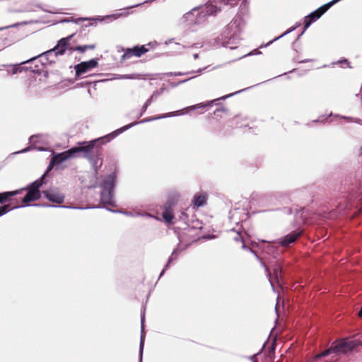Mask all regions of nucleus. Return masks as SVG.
<instances>
[{
    "mask_svg": "<svg viewBox=\"0 0 362 362\" xmlns=\"http://www.w3.org/2000/svg\"><path fill=\"white\" fill-rule=\"evenodd\" d=\"M134 124H129L119 129H117L111 134L90 141L83 142L81 144L82 145L81 146L74 147L62 153H53L47 170H49L53 166L59 167L63 162L77 157L78 153H82L83 157L88 158L90 156H91L90 153L92 152L94 147H98L110 142L112 139L115 138L123 132L132 127Z\"/></svg>",
    "mask_w": 362,
    "mask_h": 362,
    "instance_id": "f257e3e1",
    "label": "nucleus"
},
{
    "mask_svg": "<svg viewBox=\"0 0 362 362\" xmlns=\"http://www.w3.org/2000/svg\"><path fill=\"white\" fill-rule=\"evenodd\" d=\"M244 25L245 22L243 19L240 16H235L224 30L222 37V45L230 49L237 48V45L240 40V33Z\"/></svg>",
    "mask_w": 362,
    "mask_h": 362,
    "instance_id": "f03ea898",
    "label": "nucleus"
},
{
    "mask_svg": "<svg viewBox=\"0 0 362 362\" xmlns=\"http://www.w3.org/2000/svg\"><path fill=\"white\" fill-rule=\"evenodd\" d=\"M225 0H209L204 6L199 8H194L186 13L188 20L198 24L204 21L206 16L215 15L219 12Z\"/></svg>",
    "mask_w": 362,
    "mask_h": 362,
    "instance_id": "7ed1b4c3",
    "label": "nucleus"
},
{
    "mask_svg": "<svg viewBox=\"0 0 362 362\" xmlns=\"http://www.w3.org/2000/svg\"><path fill=\"white\" fill-rule=\"evenodd\" d=\"M116 182V175L112 173L103 178L100 187L102 188L100 193V200L104 204L115 206L113 189Z\"/></svg>",
    "mask_w": 362,
    "mask_h": 362,
    "instance_id": "20e7f679",
    "label": "nucleus"
},
{
    "mask_svg": "<svg viewBox=\"0 0 362 362\" xmlns=\"http://www.w3.org/2000/svg\"><path fill=\"white\" fill-rule=\"evenodd\" d=\"M359 345L358 341L353 340H341L335 345L332 346L329 349L324 351L320 354L315 356L317 359L320 357L326 356L330 354L339 355L340 354H346Z\"/></svg>",
    "mask_w": 362,
    "mask_h": 362,
    "instance_id": "39448f33",
    "label": "nucleus"
},
{
    "mask_svg": "<svg viewBox=\"0 0 362 362\" xmlns=\"http://www.w3.org/2000/svg\"><path fill=\"white\" fill-rule=\"evenodd\" d=\"M45 175L40 179L37 180L26 187L28 193L22 199L23 203L26 206H28V203L33 201H36L40 198V187L43 184V178Z\"/></svg>",
    "mask_w": 362,
    "mask_h": 362,
    "instance_id": "423d86ee",
    "label": "nucleus"
},
{
    "mask_svg": "<svg viewBox=\"0 0 362 362\" xmlns=\"http://www.w3.org/2000/svg\"><path fill=\"white\" fill-rule=\"evenodd\" d=\"M98 66V60L97 59H91L90 60L82 62L74 66L76 71V77L83 78V75L90 71Z\"/></svg>",
    "mask_w": 362,
    "mask_h": 362,
    "instance_id": "0eeeda50",
    "label": "nucleus"
},
{
    "mask_svg": "<svg viewBox=\"0 0 362 362\" xmlns=\"http://www.w3.org/2000/svg\"><path fill=\"white\" fill-rule=\"evenodd\" d=\"M150 45L151 44L135 46L133 48L124 49V54L122 56V59L124 61L131 59L132 57H140L148 51V46H150Z\"/></svg>",
    "mask_w": 362,
    "mask_h": 362,
    "instance_id": "6e6552de",
    "label": "nucleus"
},
{
    "mask_svg": "<svg viewBox=\"0 0 362 362\" xmlns=\"http://www.w3.org/2000/svg\"><path fill=\"white\" fill-rule=\"evenodd\" d=\"M330 7L331 6H329V4H327L322 6L320 7L315 11L312 12L308 16H307L304 20V30H303L302 34L305 32V30H307L309 28V26L313 22H315V21L319 19L320 18V16L323 13H325Z\"/></svg>",
    "mask_w": 362,
    "mask_h": 362,
    "instance_id": "1a4fd4ad",
    "label": "nucleus"
},
{
    "mask_svg": "<svg viewBox=\"0 0 362 362\" xmlns=\"http://www.w3.org/2000/svg\"><path fill=\"white\" fill-rule=\"evenodd\" d=\"M72 37L73 35L66 37L62 38L58 41L57 45L54 48L47 51L46 54L47 55H54L55 57L63 55L66 49L68 48L69 45V42Z\"/></svg>",
    "mask_w": 362,
    "mask_h": 362,
    "instance_id": "9d476101",
    "label": "nucleus"
},
{
    "mask_svg": "<svg viewBox=\"0 0 362 362\" xmlns=\"http://www.w3.org/2000/svg\"><path fill=\"white\" fill-rule=\"evenodd\" d=\"M43 194L45 197L52 202L56 204H62L64 202V195L57 190L50 189L45 191Z\"/></svg>",
    "mask_w": 362,
    "mask_h": 362,
    "instance_id": "9b49d317",
    "label": "nucleus"
},
{
    "mask_svg": "<svg viewBox=\"0 0 362 362\" xmlns=\"http://www.w3.org/2000/svg\"><path fill=\"white\" fill-rule=\"evenodd\" d=\"M185 110V109L181 110H177V111H174V112H168V113L163 114V115H159V116H156V117H152L146 118V119H144L143 120H141V121H140L139 122H134L133 124H134L133 126H134V125H136V124H139V123L148 122H151V121H154V120H157V119H163V118L171 117H175V116H179V115L185 114V112H184Z\"/></svg>",
    "mask_w": 362,
    "mask_h": 362,
    "instance_id": "f8f14e48",
    "label": "nucleus"
},
{
    "mask_svg": "<svg viewBox=\"0 0 362 362\" xmlns=\"http://www.w3.org/2000/svg\"><path fill=\"white\" fill-rule=\"evenodd\" d=\"M245 89L243 90H238V91H236L235 93H230V94H228L227 95H225V96H223V97H221L220 98H218V99H216V100H211V101H209L207 102L206 103H199V104H197V105H192V106H189L188 107H187L186 109H189V110H197V109H199V108H202V107H205L206 106H209V105H211L214 102L217 101V100H225L228 98H230L235 94H238L242 91H243Z\"/></svg>",
    "mask_w": 362,
    "mask_h": 362,
    "instance_id": "ddd939ff",
    "label": "nucleus"
},
{
    "mask_svg": "<svg viewBox=\"0 0 362 362\" xmlns=\"http://www.w3.org/2000/svg\"><path fill=\"white\" fill-rule=\"evenodd\" d=\"M46 53H47V51L39 54L37 57H33L29 60H27L26 62H23V64L28 63L30 61L35 60L37 58H40V59L43 65H47L49 64L54 63L55 59L57 57H55L54 55H47Z\"/></svg>",
    "mask_w": 362,
    "mask_h": 362,
    "instance_id": "4468645a",
    "label": "nucleus"
},
{
    "mask_svg": "<svg viewBox=\"0 0 362 362\" xmlns=\"http://www.w3.org/2000/svg\"><path fill=\"white\" fill-rule=\"evenodd\" d=\"M207 194L206 192L197 193L194 196L192 204L196 207H201L206 204Z\"/></svg>",
    "mask_w": 362,
    "mask_h": 362,
    "instance_id": "2eb2a0df",
    "label": "nucleus"
},
{
    "mask_svg": "<svg viewBox=\"0 0 362 362\" xmlns=\"http://www.w3.org/2000/svg\"><path fill=\"white\" fill-rule=\"evenodd\" d=\"M300 234H301V232H296V231L292 232L290 234L285 236L280 241V244L282 246H285V247L288 246L290 244L294 243L296 240V239L300 235Z\"/></svg>",
    "mask_w": 362,
    "mask_h": 362,
    "instance_id": "dca6fc26",
    "label": "nucleus"
},
{
    "mask_svg": "<svg viewBox=\"0 0 362 362\" xmlns=\"http://www.w3.org/2000/svg\"><path fill=\"white\" fill-rule=\"evenodd\" d=\"M88 159L95 172L102 166L103 161L100 153L98 152L95 155H91Z\"/></svg>",
    "mask_w": 362,
    "mask_h": 362,
    "instance_id": "f3484780",
    "label": "nucleus"
},
{
    "mask_svg": "<svg viewBox=\"0 0 362 362\" xmlns=\"http://www.w3.org/2000/svg\"><path fill=\"white\" fill-rule=\"evenodd\" d=\"M24 188L17 189L11 192H6L3 193H0V204H3L7 201H8L12 197L18 195L21 193Z\"/></svg>",
    "mask_w": 362,
    "mask_h": 362,
    "instance_id": "a211bd4d",
    "label": "nucleus"
},
{
    "mask_svg": "<svg viewBox=\"0 0 362 362\" xmlns=\"http://www.w3.org/2000/svg\"><path fill=\"white\" fill-rule=\"evenodd\" d=\"M162 216L165 223H171L174 218L172 209L170 206H165Z\"/></svg>",
    "mask_w": 362,
    "mask_h": 362,
    "instance_id": "6ab92c4d",
    "label": "nucleus"
},
{
    "mask_svg": "<svg viewBox=\"0 0 362 362\" xmlns=\"http://www.w3.org/2000/svg\"><path fill=\"white\" fill-rule=\"evenodd\" d=\"M276 199L272 194H266L262 197L260 202L263 206H270L275 204Z\"/></svg>",
    "mask_w": 362,
    "mask_h": 362,
    "instance_id": "aec40b11",
    "label": "nucleus"
},
{
    "mask_svg": "<svg viewBox=\"0 0 362 362\" xmlns=\"http://www.w3.org/2000/svg\"><path fill=\"white\" fill-rule=\"evenodd\" d=\"M141 341L139 345V353H140V362H142V354H143V350H144V316H141Z\"/></svg>",
    "mask_w": 362,
    "mask_h": 362,
    "instance_id": "412c9836",
    "label": "nucleus"
},
{
    "mask_svg": "<svg viewBox=\"0 0 362 362\" xmlns=\"http://www.w3.org/2000/svg\"><path fill=\"white\" fill-rule=\"evenodd\" d=\"M159 95V93L158 91H156L154 92L152 95L151 96V98L149 99H148L146 103L144 104L143 107H142V112L141 113V115H143L144 112H145L148 108V107L151 104V103L153 102V100L156 98L158 95Z\"/></svg>",
    "mask_w": 362,
    "mask_h": 362,
    "instance_id": "4be33fe9",
    "label": "nucleus"
},
{
    "mask_svg": "<svg viewBox=\"0 0 362 362\" xmlns=\"http://www.w3.org/2000/svg\"><path fill=\"white\" fill-rule=\"evenodd\" d=\"M281 268L279 264H276L273 267V277L278 281L281 277Z\"/></svg>",
    "mask_w": 362,
    "mask_h": 362,
    "instance_id": "5701e85b",
    "label": "nucleus"
},
{
    "mask_svg": "<svg viewBox=\"0 0 362 362\" xmlns=\"http://www.w3.org/2000/svg\"><path fill=\"white\" fill-rule=\"evenodd\" d=\"M116 79H139V75L136 74L117 75Z\"/></svg>",
    "mask_w": 362,
    "mask_h": 362,
    "instance_id": "b1692460",
    "label": "nucleus"
},
{
    "mask_svg": "<svg viewBox=\"0 0 362 362\" xmlns=\"http://www.w3.org/2000/svg\"><path fill=\"white\" fill-rule=\"evenodd\" d=\"M22 69H23L21 67H20L18 65H15V66H12L11 68L8 69L6 70V71H7V74L8 75V74H13H13H18L19 72H21Z\"/></svg>",
    "mask_w": 362,
    "mask_h": 362,
    "instance_id": "393cba45",
    "label": "nucleus"
},
{
    "mask_svg": "<svg viewBox=\"0 0 362 362\" xmlns=\"http://www.w3.org/2000/svg\"><path fill=\"white\" fill-rule=\"evenodd\" d=\"M95 47L94 45L78 46L74 49V50L78 51L80 52H84L86 50L90 49H93Z\"/></svg>",
    "mask_w": 362,
    "mask_h": 362,
    "instance_id": "a878e982",
    "label": "nucleus"
},
{
    "mask_svg": "<svg viewBox=\"0 0 362 362\" xmlns=\"http://www.w3.org/2000/svg\"><path fill=\"white\" fill-rule=\"evenodd\" d=\"M255 257H257V259H259L260 260V262H261V265L265 269L266 272H267V275L269 276V281H270V284H271V286H272V288H274V284L271 280V276H272V274L269 271V269L268 268V267L266 266L265 263L264 262H262L259 257H258L257 255L255 254Z\"/></svg>",
    "mask_w": 362,
    "mask_h": 362,
    "instance_id": "bb28decb",
    "label": "nucleus"
},
{
    "mask_svg": "<svg viewBox=\"0 0 362 362\" xmlns=\"http://www.w3.org/2000/svg\"><path fill=\"white\" fill-rule=\"evenodd\" d=\"M23 206H21V207H23ZM19 206H14L12 208V209H17ZM11 209L9 208V205H4L2 206H0V216L6 214L7 212L11 211Z\"/></svg>",
    "mask_w": 362,
    "mask_h": 362,
    "instance_id": "cd10ccee",
    "label": "nucleus"
},
{
    "mask_svg": "<svg viewBox=\"0 0 362 362\" xmlns=\"http://www.w3.org/2000/svg\"><path fill=\"white\" fill-rule=\"evenodd\" d=\"M175 254H176V251H175V250H174V251L173 252V253H172L171 256L170 257L169 260H168V264H166V266H165V269L161 272V273H160V276H161L164 274V272H165V269L168 268V265H169V263H170L171 261H173V260L175 258Z\"/></svg>",
    "mask_w": 362,
    "mask_h": 362,
    "instance_id": "c85d7f7f",
    "label": "nucleus"
},
{
    "mask_svg": "<svg viewBox=\"0 0 362 362\" xmlns=\"http://www.w3.org/2000/svg\"><path fill=\"white\" fill-rule=\"evenodd\" d=\"M122 15V13H115V14H112V15H107L100 20L103 21L105 18H112L113 20H116L118 18H119Z\"/></svg>",
    "mask_w": 362,
    "mask_h": 362,
    "instance_id": "c756f323",
    "label": "nucleus"
},
{
    "mask_svg": "<svg viewBox=\"0 0 362 362\" xmlns=\"http://www.w3.org/2000/svg\"><path fill=\"white\" fill-rule=\"evenodd\" d=\"M238 0H225V2L223 3V5H230L234 6L236 5Z\"/></svg>",
    "mask_w": 362,
    "mask_h": 362,
    "instance_id": "7c9ffc66",
    "label": "nucleus"
},
{
    "mask_svg": "<svg viewBox=\"0 0 362 362\" xmlns=\"http://www.w3.org/2000/svg\"><path fill=\"white\" fill-rule=\"evenodd\" d=\"M294 30H295V28H291L290 29L287 30L285 33H284L282 35H281L280 36L276 37L273 41L276 40L281 38V37L288 34L289 33L292 32Z\"/></svg>",
    "mask_w": 362,
    "mask_h": 362,
    "instance_id": "2f4dec72",
    "label": "nucleus"
},
{
    "mask_svg": "<svg viewBox=\"0 0 362 362\" xmlns=\"http://www.w3.org/2000/svg\"><path fill=\"white\" fill-rule=\"evenodd\" d=\"M234 240L235 241H243V236L240 233V232H237L236 234H235V236H234Z\"/></svg>",
    "mask_w": 362,
    "mask_h": 362,
    "instance_id": "473e14b6",
    "label": "nucleus"
},
{
    "mask_svg": "<svg viewBox=\"0 0 362 362\" xmlns=\"http://www.w3.org/2000/svg\"><path fill=\"white\" fill-rule=\"evenodd\" d=\"M175 46H176V49H177V50H180L185 47V46L180 45L179 43H175Z\"/></svg>",
    "mask_w": 362,
    "mask_h": 362,
    "instance_id": "72a5a7b5",
    "label": "nucleus"
},
{
    "mask_svg": "<svg viewBox=\"0 0 362 362\" xmlns=\"http://www.w3.org/2000/svg\"><path fill=\"white\" fill-rule=\"evenodd\" d=\"M141 216H146V217H151V218H154L156 219H158V218H156L154 216H152L151 214H148V213L142 214Z\"/></svg>",
    "mask_w": 362,
    "mask_h": 362,
    "instance_id": "f704fd0d",
    "label": "nucleus"
},
{
    "mask_svg": "<svg viewBox=\"0 0 362 362\" xmlns=\"http://www.w3.org/2000/svg\"><path fill=\"white\" fill-rule=\"evenodd\" d=\"M344 119H347L349 122H356V119H354V118H347L346 117H342Z\"/></svg>",
    "mask_w": 362,
    "mask_h": 362,
    "instance_id": "c9c22d12",
    "label": "nucleus"
},
{
    "mask_svg": "<svg viewBox=\"0 0 362 362\" xmlns=\"http://www.w3.org/2000/svg\"><path fill=\"white\" fill-rule=\"evenodd\" d=\"M202 47V45H201L200 43H197V44H194L192 47H195V48H201Z\"/></svg>",
    "mask_w": 362,
    "mask_h": 362,
    "instance_id": "e433bc0d",
    "label": "nucleus"
},
{
    "mask_svg": "<svg viewBox=\"0 0 362 362\" xmlns=\"http://www.w3.org/2000/svg\"><path fill=\"white\" fill-rule=\"evenodd\" d=\"M30 150V148H24L20 151H18L16 152V153H25V152H27Z\"/></svg>",
    "mask_w": 362,
    "mask_h": 362,
    "instance_id": "4c0bfd02",
    "label": "nucleus"
},
{
    "mask_svg": "<svg viewBox=\"0 0 362 362\" xmlns=\"http://www.w3.org/2000/svg\"><path fill=\"white\" fill-rule=\"evenodd\" d=\"M37 138V136H32L30 138V142L34 143L35 141V139Z\"/></svg>",
    "mask_w": 362,
    "mask_h": 362,
    "instance_id": "58836bf2",
    "label": "nucleus"
},
{
    "mask_svg": "<svg viewBox=\"0 0 362 362\" xmlns=\"http://www.w3.org/2000/svg\"><path fill=\"white\" fill-rule=\"evenodd\" d=\"M204 69H205V68L204 69H199L198 70L192 71L191 73L201 74L202 72V71L204 70Z\"/></svg>",
    "mask_w": 362,
    "mask_h": 362,
    "instance_id": "ea45409f",
    "label": "nucleus"
},
{
    "mask_svg": "<svg viewBox=\"0 0 362 362\" xmlns=\"http://www.w3.org/2000/svg\"><path fill=\"white\" fill-rule=\"evenodd\" d=\"M339 0H332V1H330L329 4V6H332L333 4H334L335 3H337V1H339Z\"/></svg>",
    "mask_w": 362,
    "mask_h": 362,
    "instance_id": "a19ab883",
    "label": "nucleus"
},
{
    "mask_svg": "<svg viewBox=\"0 0 362 362\" xmlns=\"http://www.w3.org/2000/svg\"><path fill=\"white\" fill-rule=\"evenodd\" d=\"M279 298V297H278V299ZM275 310H276V313L278 314V313H279V300H277V303H276V305L275 307Z\"/></svg>",
    "mask_w": 362,
    "mask_h": 362,
    "instance_id": "79ce46f5",
    "label": "nucleus"
},
{
    "mask_svg": "<svg viewBox=\"0 0 362 362\" xmlns=\"http://www.w3.org/2000/svg\"><path fill=\"white\" fill-rule=\"evenodd\" d=\"M188 73H182V72H177V73H175L174 75L175 76H182V75H185V74H187Z\"/></svg>",
    "mask_w": 362,
    "mask_h": 362,
    "instance_id": "37998d69",
    "label": "nucleus"
},
{
    "mask_svg": "<svg viewBox=\"0 0 362 362\" xmlns=\"http://www.w3.org/2000/svg\"><path fill=\"white\" fill-rule=\"evenodd\" d=\"M124 214H126L127 216H133L134 215V213L133 212H124Z\"/></svg>",
    "mask_w": 362,
    "mask_h": 362,
    "instance_id": "c03bdc74",
    "label": "nucleus"
},
{
    "mask_svg": "<svg viewBox=\"0 0 362 362\" xmlns=\"http://www.w3.org/2000/svg\"><path fill=\"white\" fill-rule=\"evenodd\" d=\"M193 57H194V59H198L199 58V54L198 53H194L193 54Z\"/></svg>",
    "mask_w": 362,
    "mask_h": 362,
    "instance_id": "a18cd8bd",
    "label": "nucleus"
},
{
    "mask_svg": "<svg viewBox=\"0 0 362 362\" xmlns=\"http://www.w3.org/2000/svg\"><path fill=\"white\" fill-rule=\"evenodd\" d=\"M142 214L139 213V212H134V216H141Z\"/></svg>",
    "mask_w": 362,
    "mask_h": 362,
    "instance_id": "49530a36",
    "label": "nucleus"
},
{
    "mask_svg": "<svg viewBox=\"0 0 362 362\" xmlns=\"http://www.w3.org/2000/svg\"><path fill=\"white\" fill-rule=\"evenodd\" d=\"M194 77V76L191 77V78H187V79H185V80H183V81H180V83H182L187 82V81H188L189 80H190V79L193 78Z\"/></svg>",
    "mask_w": 362,
    "mask_h": 362,
    "instance_id": "de8ad7c7",
    "label": "nucleus"
},
{
    "mask_svg": "<svg viewBox=\"0 0 362 362\" xmlns=\"http://www.w3.org/2000/svg\"><path fill=\"white\" fill-rule=\"evenodd\" d=\"M358 316H359L360 317H362V308H361V310H359V312H358Z\"/></svg>",
    "mask_w": 362,
    "mask_h": 362,
    "instance_id": "09e8293b",
    "label": "nucleus"
},
{
    "mask_svg": "<svg viewBox=\"0 0 362 362\" xmlns=\"http://www.w3.org/2000/svg\"><path fill=\"white\" fill-rule=\"evenodd\" d=\"M89 207H86V209H88ZM74 209H84L85 208L82 207H75Z\"/></svg>",
    "mask_w": 362,
    "mask_h": 362,
    "instance_id": "8fccbe9b",
    "label": "nucleus"
},
{
    "mask_svg": "<svg viewBox=\"0 0 362 362\" xmlns=\"http://www.w3.org/2000/svg\"><path fill=\"white\" fill-rule=\"evenodd\" d=\"M59 207H61V208H68L69 206L61 205V206H59Z\"/></svg>",
    "mask_w": 362,
    "mask_h": 362,
    "instance_id": "3c124183",
    "label": "nucleus"
},
{
    "mask_svg": "<svg viewBox=\"0 0 362 362\" xmlns=\"http://www.w3.org/2000/svg\"><path fill=\"white\" fill-rule=\"evenodd\" d=\"M247 54H243L242 56L239 57V58L240 59V58H242V57H245V56H247Z\"/></svg>",
    "mask_w": 362,
    "mask_h": 362,
    "instance_id": "603ef678",
    "label": "nucleus"
},
{
    "mask_svg": "<svg viewBox=\"0 0 362 362\" xmlns=\"http://www.w3.org/2000/svg\"><path fill=\"white\" fill-rule=\"evenodd\" d=\"M141 4H136V5H135V6H132V8H133V7H136V6H139V5H141Z\"/></svg>",
    "mask_w": 362,
    "mask_h": 362,
    "instance_id": "864d4df0",
    "label": "nucleus"
},
{
    "mask_svg": "<svg viewBox=\"0 0 362 362\" xmlns=\"http://www.w3.org/2000/svg\"><path fill=\"white\" fill-rule=\"evenodd\" d=\"M242 247H243V248H245V247H245V243H243Z\"/></svg>",
    "mask_w": 362,
    "mask_h": 362,
    "instance_id": "5fc2aeb1",
    "label": "nucleus"
},
{
    "mask_svg": "<svg viewBox=\"0 0 362 362\" xmlns=\"http://www.w3.org/2000/svg\"><path fill=\"white\" fill-rule=\"evenodd\" d=\"M273 41H270L269 42H268L266 46H267L268 45H270L271 43H272Z\"/></svg>",
    "mask_w": 362,
    "mask_h": 362,
    "instance_id": "6e6d98bb",
    "label": "nucleus"
},
{
    "mask_svg": "<svg viewBox=\"0 0 362 362\" xmlns=\"http://www.w3.org/2000/svg\"><path fill=\"white\" fill-rule=\"evenodd\" d=\"M82 20L83 21H87V20H89V18H83Z\"/></svg>",
    "mask_w": 362,
    "mask_h": 362,
    "instance_id": "4d7b16f0",
    "label": "nucleus"
},
{
    "mask_svg": "<svg viewBox=\"0 0 362 362\" xmlns=\"http://www.w3.org/2000/svg\"><path fill=\"white\" fill-rule=\"evenodd\" d=\"M112 212H119V211H115V210H113L112 211Z\"/></svg>",
    "mask_w": 362,
    "mask_h": 362,
    "instance_id": "13d9d810",
    "label": "nucleus"
},
{
    "mask_svg": "<svg viewBox=\"0 0 362 362\" xmlns=\"http://www.w3.org/2000/svg\"><path fill=\"white\" fill-rule=\"evenodd\" d=\"M359 344H361L362 346V341H358Z\"/></svg>",
    "mask_w": 362,
    "mask_h": 362,
    "instance_id": "bf43d9fd",
    "label": "nucleus"
},
{
    "mask_svg": "<svg viewBox=\"0 0 362 362\" xmlns=\"http://www.w3.org/2000/svg\"><path fill=\"white\" fill-rule=\"evenodd\" d=\"M46 206H50V207H51V206H52V205H50V204H48V205H46Z\"/></svg>",
    "mask_w": 362,
    "mask_h": 362,
    "instance_id": "052dcab7",
    "label": "nucleus"
},
{
    "mask_svg": "<svg viewBox=\"0 0 362 362\" xmlns=\"http://www.w3.org/2000/svg\"><path fill=\"white\" fill-rule=\"evenodd\" d=\"M0 30H2V28H0Z\"/></svg>",
    "mask_w": 362,
    "mask_h": 362,
    "instance_id": "680f3d73",
    "label": "nucleus"
}]
</instances>
